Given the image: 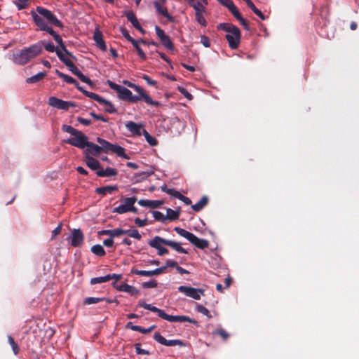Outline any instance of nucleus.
<instances>
[{"instance_id": "f257e3e1", "label": "nucleus", "mask_w": 359, "mask_h": 359, "mask_svg": "<svg viewBox=\"0 0 359 359\" xmlns=\"http://www.w3.org/2000/svg\"><path fill=\"white\" fill-rule=\"evenodd\" d=\"M42 53V43H36L13 53V61L20 65H25Z\"/></svg>"}, {"instance_id": "f03ea898", "label": "nucleus", "mask_w": 359, "mask_h": 359, "mask_svg": "<svg viewBox=\"0 0 359 359\" xmlns=\"http://www.w3.org/2000/svg\"><path fill=\"white\" fill-rule=\"evenodd\" d=\"M31 15L33 21L35 23L36 26L38 27V29L41 31H46L49 34H50L53 37L56 43L59 45L61 51L69 57L76 60V57L73 55V54L67 49L65 44L62 41V39L58 34H57L53 29L52 27L48 26L46 23H45L39 17L36 15L34 11H31Z\"/></svg>"}, {"instance_id": "7ed1b4c3", "label": "nucleus", "mask_w": 359, "mask_h": 359, "mask_svg": "<svg viewBox=\"0 0 359 359\" xmlns=\"http://www.w3.org/2000/svg\"><path fill=\"white\" fill-rule=\"evenodd\" d=\"M138 306L142 307L145 309L149 310L154 313H157V315L169 322H189L190 323L194 324L196 325H198V321L190 318L187 316H171L165 313V311L162 309H160L154 306H152L149 304L145 303L143 300H140L138 302Z\"/></svg>"}, {"instance_id": "20e7f679", "label": "nucleus", "mask_w": 359, "mask_h": 359, "mask_svg": "<svg viewBox=\"0 0 359 359\" xmlns=\"http://www.w3.org/2000/svg\"><path fill=\"white\" fill-rule=\"evenodd\" d=\"M217 29L227 32L225 38L228 41L229 46L233 50L237 49L241 38L240 29L231 23H220L217 25Z\"/></svg>"}, {"instance_id": "39448f33", "label": "nucleus", "mask_w": 359, "mask_h": 359, "mask_svg": "<svg viewBox=\"0 0 359 359\" xmlns=\"http://www.w3.org/2000/svg\"><path fill=\"white\" fill-rule=\"evenodd\" d=\"M62 129L63 131L72 135V137L64 140L65 143L79 149L86 148L88 138L81 131L78 130L72 126L68 125H63L62 126Z\"/></svg>"}, {"instance_id": "423d86ee", "label": "nucleus", "mask_w": 359, "mask_h": 359, "mask_svg": "<svg viewBox=\"0 0 359 359\" xmlns=\"http://www.w3.org/2000/svg\"><path fill=\"white\" fill-rule=\"evenodd\" d=\"M37 13L34 11L38 17H39L48 26H55L60 28H63L64 25L62 22L57 19L55 15H54L50 11L41 7L37 6L36 8Z\"/></svg>"}, {"instance_id": "0eeeda50", "label": "nucleus", "mask_w": 359, "mask_h": 359, "mask_svg": "<svg viewBox=\"0 0 359 359\" xmlns=\"http://www.w3.org/2000/svg\"><path fill=\"white\" fill-rule=\"evenodd\" d=\"M55 74L61 79H62L64 80V81H65L66 83H71V84H74L76 88L81 92H82L86 96L90 97V99L92 100H94L95 101H97V102H99L100 104L101 102H103V97H100L99 95L96 94V93H92V92H89L88 90H86L83 88V87H81L79 83L76 81V79H74V78H72V76L67 75V74H65L62 72H61L60 71L56 69L55 70Z\"/></svg>"}, {"instance_id": "6e6552de", "label": "nucleus", "mask_w": 359, "mask_h": 359, "mask_svg": "<svg viewBox=\"0 0 359 359\" xmlns=\"http://www.w3.org/2000/svg\"><path fill=\"white\" fill-rule=\"evenodd\" d=\"M55 74L61 79H62L64 80V81H65L66 83H71V84H74L76 88L81 92H82L86 96L90 97V99L92 100H94L95 101H97V102H99L100 104L101 102H103V97H100L99 95L96 94V93H92V92H89L88 90H86L83 88V87H81L79 83L76 81V79H74V78H72V76L67 75V74H65L62 72H61L60 71L56 69L55 70Z\"/></svg>"}, {"instance_id": "1a4fd4ad", "label": "nucleus", "mask_w": 359, "mask_h": 359, "mask_svg": "<svg viewBox=\"0 0 359 359\" xmlns=\"http://www.w3.org/2000/svg\"><path fill=\"white\" fill-rule=\"evenodd\" d=\"M97 142L100 144L99 147L100 152L109 153L112 152L116 154L118 156L123 157L126 159H128L129 156L125 153V149L122 147L116 144H113L109 142L102 139L100 137L97 138Z\"/></svg>"}, {"instance_id": "9d476101", "label": "nucleus", "mask_w": 359, "mask_h": 359, "mask_svg": "<svg viewBox=\"0 0 359 359\" xmlns=\"http://www.w3.org/2000/svg\"><path fill=\"white\" fill-rule=\"evenodd\" d=\"M137 201V198L136 196L123 198L122 197L121 201L122 203L118 206L114 208L112 210V212L117 214H125L126 212H133L137 214L138 209L135 207V203Z\"/></svg>"}, {"instance_id": "9b49d317", "label": "nucleus", "mask_w": 359, "mask_h": 359, "mask_svg": "<svg viewBox=\"0 0 359 359\" xmlns=\"http://www.w3.org/2000/svg\"><path fill=\"white\" fill-rule=\"evenodd\" d=\"M174 230L177 232V233L187 238L191 244L199 249L203 250L208 248L209 246V243L207 240L199 238L194 233L184 229L180 227H175Z\"/></svg>"}, {"instance_id": "f8f14e48", "label": "nucleus", "mask_w": 359, "mask_h": 359, "mask_svg": "<svg viewBox=\"0 0 359 359\" xmlns=\"http://www.w3.org/2000/svg\"><path fill=\"white\" fill-rule=\"evenodd\" d=\"M124 83L128 87L134 89L138 95H141V97H143V101H144L147 104L154 107H159L161 105L159 102L153 100L150 95L147 94L142 87L129 81H125Z\"/></svg>"}, {"instance_id": "ddd939ff", "label": "nucleus", "mask_w": 359, "mask_h": 359, "mask_svg": "<svg viewBox=\"0 0 359 359\" xmlns=\"http://www.w3.org/2000/svg\"><path fill=\"white\" fill-rule=\"evenodd\" d=\"M178 291L184 293L186 296L191 297L196 300L200 299L201 297L204 295L203 290L184 285L180 286L178 287Z\"/></svg>"}, {"instance_id": "4468645a", "label": "nucleus", "mask_w": 359, "mask_h": 359, "mask_svg": "<svg viewBox=\"0 0 359 359\" xmlns=\"http://www.w3.org/2000/svg\"><path fill=\"white\" fill-rule=\"evenodd\" d=\"M118 98L123 100H126L130 103H137L139 101L143 100V97H142L141 95H133L129 89L123 86L118 92Z\"/></svg>"}, {"instance_id": "2eb2a0df", "label": "nucleus", "mask_w": 359, "mask_h": 359, "mask_svg": "<svg viewBox=\"0 0 359 359\" xmlns=\"http://www.w3.org/2000/svg\"><path fill=\"white\" fill-rule=\"evenodd\" d=\"M167 241V239L163 238L158 236H155L152 240L148 242V244L153 248L158 250V255L163 256L168 254V250L163 248L162 245H164V242Z\"/></svg>"}, {"instance_id": "dca6fc26", "label": "nucleus", "mask_w": 359, "mask_h": 359, "mask_svg": "<svg viewBox=\"0 0 359 359\" xmlns=\"http://www.w3.org/2000/svg\"><path fill=\"white\" fill-rule=\"evenodd\" d=\"M154 339L156 340L159 344L166 346H184L185 343L180 339H171L167 340L164 338L159 332H155L154 334Z\"/></svg>"}, {"instance_id": "f3484780", "label": "nucleus", "mask_w": 359, "mask_h": 359, "mask_svg": "<svg viewBox=\"0 0 359 359\" xmlns=\"http://www.w3.org/2000/svg\"><path fill=\"white\" fill-rule=\"evenodd\" d=\"M48 104L59 109H63L66 111L68 110L70 107L76 106V104L72 102L64 101L55 97H49Z\"/></svg>"}, {"instance_id": "a211bd4d", "label": "nucleus", "mask_w": 359, "mask_h": 359, "mask_svg": "<svg viewBox=\"0 0 359 359\" xmlns=\"http://www.w3.org/2000/svg\"><path fill=\"white\" fill-rule=\"evenodd\" d=\"M67 239L73 247L76 248L81 246L83 243L84 236L80 229H74Z\"/></svg>"}, {"instance_id": "6ab92c4d", "label": "nucleus", "mask_w": 359, "mask_h": 359, "mask_svg": "<svg viewBox=\"0 0 359 359\" xmlns=\"http://www.w3.org/2000/svg\"><path fill=\"white\" fill-rule=\"evenodd\" d=\"M228 9L232 13V15L239 21L241 25H243L246 30H249L250 28L247 20L243 18L238 9L235 6L234 3L232 5H231V6Z\"/></svg>"}, {"instance_id": "aec40b11", "label": "nucleus", "mask_w": 359, "mask_h": 359, "mask_svg": "<svg viewBox=\"0 0 359 359\" xmlns=\"http://www.w3.org/2000/svg\"><path fill=\"white\" fill-rule=\"evenodd\" d=\"M93 40L95 42L96 46L102 50L105 51L107 50V46L105 41L103 39L102 34L98 28H96L93 34Z\"/></svg>"}, {"instance_id": "412c9836", "label": "nucleus", "mask_w": 359, "mask_h": 359, "mask_svg": "<svg viewBox=\"0 0 359 359\" xmlns=\"http://www.w3.org/2000/svg\"><path fill=\"white\" fill-rule=\"evenodd\" d=\"M154 6L157 13L165 17L168 22H173L175 21L174 17L168 13L167 8L161 6L160 3L158 1H154Z\"/></svg>"}, {"instance_id": "4be33fe9", "label": "nucleus", "mask_w": 359, "mask_h": 359, "mask_svg": "<svg viewBox=\"0 0 359 359\" xmlns=\"http://www.w3.org/2000/svg\"><path fill=\"white\" fill-rule=\"evenodd\" d=\"M114 287L121 292H126L130 294L131 296H137L140 294V290L133 285H128L126 283H122L120 285L114 286Z\"/></svg>"}, {"instance_id": "5701e85b", "label": "nucleus", "mask_w": 359, "mask_h": 359, "mask_svg": "<svg viewBox=\"0 0 359 359\" xmlns=\"http://www.w3.org/2000/svg\"><path fill=\"white\" fill-rule=\"evenodd\" d=\"M126 128L135 135L140 136L142 134V124L136 123L133 121H128L126 123Z\"/></svg>"}, {"instance_id": "b1692460", "label": "nucleus", "mask_w": 359, "mask_h": 359, "mask_svg": "<svg viewBox=\"0 0 359 359\" xmlns=\"http://www.w3.org/2000/svg\"><path fill=\"white\" fill-rule=\"evenodd\" d=\"M85 161L86 165L92 170H96L97 172L101 169L100 163L88 154L85 155Z\"/></svg>"}, {"instance_id": "393cba45", "label": "nucleus", "mask_w": 359, "mask_h": 359, "mask_svg": "<svg viewBox=\"0 0 359 359\" xmlns=\"http://www.w3.org/2000/svg\"><path fill=\"white\" fill-rule=\"evenodd\" d=\"M137 203L142 207L150 208L152 209L158 208L163 204V201H151L147 199H141L138 201Z\"/></svg>"}, {"instance_id": "a878e982", "label": "nucleus", "mask_w": 359, "mask_h": 359, "mask_svg": "<svg viewBox=\"0 0 359 359\" xmlns=\"http://www.w3.org/2000/svg\"><path fill=\"white\" fill-rule=\"evenodd\" d=\"M85 155L98 156L101 152L100 150L99 145H97L93 142L87 141V145L86 146Z\"/></svg>"}, {"instance_id": "bb28decb", "label": "nucleus", "mask_w": 359, "mask_h": 359, "mask_svg": "<svg viewBox=\"0 0 359 359\" xmlns=\"http://www.w3.org/2000/svg\"><path fill=\"white\" fill-rule=\"evenodd\" d=\"M118 187L116 185L114 186H105V187H97L95 189V192L97 194H100L102 196H105L107 194H112L114 191H118Z\"/></svg>"}, {"instance_id": "cd10ccee", "label": "nucleus", "mask_w": 359, "mask_h": 359, "mask_svg": "<svg viewBox=\"0 0 359 359\" xmlns=\"http://www.w3.org/2000/svg\"><path fill=\"white\" fill-rule=\"evenodd\" d=\"M96 174L98 177H111L116 176L118 174V170L115 168L108 167L105 170H103L102 168L96 172Z\"/></svg>"}, {"instance_id": "c85d7f7f", "label": "nucleus", "mask_w": 359, "mask_h": 359, "mask_svg": "<svg viewBox=\"0 0 359 359\" xmlns=\"http://www.w3.org/2000/svg\"><path fill=\"white\" fill-rule=\"evenodd\" d=\"M164 245L170 246V248H172L173 250H175L177 252L183 253V254L188 253L187 250H185L184 248H183L181 246L180 243H177L175 241H173L171 240H167V241L164 242Z\"/></svg>"}, {"instance_id": "c756f323", "label": "nucleus", "mask_w": 359, "mask_h": 359, "mask_svg": "<svg viewBox=\"0 0 359 359\" xmlns=\"http://www.w3.org/2000/svg\"><path fill=\"white\" fill-rule=\"evenodd\" d=\"M56 54L60 59V61H62L71 71V69H73L74 67V64L72 62V60H70L69 58L65 57V54H64L61 50H58L56 51Z\"/></svg>"}, {"instance_id": "7c9ffc66", "label": "nucleus", "mask_w": 359, "mask_h": 359, "mask_svg": "<svg viewBox=\"0 0 359 359\" xmlns=\"http://www.w3.org/2000/svg\"><path fill=\"white\" fill-rule=\"evenodd\" d=\"M208 203V198L207 196H203L200 201L194 205H191V208L195 212H200L202 209H203Z\"/></svg>"}, {"instance_id": "2f4dec72", "label": "nucleus", "mask_w": 359, "mask_h": 359, "mask_svg": "<svg viewBox=\"0 0 359 359\" xmlns=\"http://www.w3.org/2000/svg\"><path fill=\"white\" fill-rule=\"evenodd\" d=\"M180 211L174 210L171 208L166 210V215L165 216V221H175L179 219Z\"/></svg>"}, {"instance_id": "473e14b6", "label": "nucleus", "mask_w": 359, "mask_h": 359, "mask_svg": "<svg viewBox=\"0 0 359 359\" xmlns=\"http://www.w3.org/2000/svg\"><path fill=\"white\" fill-rule=\"evenodd\" d=\"M125 15L127 18L128 20L131 22V24L135 29L138 27V25H140L133 11H127L126 12Z\"/></svg>"}, {"instance_id": "72a5a7b5", "label": "nucleus", "mask_w": 359, "mask_h": 359, "mask_svg": "<svg viewBox=\"0 0 359 359\" xmlns=\"http://www.w3.org/2000/svg\"><path fill=\"white\" fill-rule=\"evenodd\" d=\"M46 73L45 72H39V73L36 74V75H34L31 77L27 78L26 79V82L28 83H37V82L41 81L42 79H43L44 77L46 76Z\"/></svg>"}, {"instance_id": "f704fd0d", "label": "nucleus", "mask_w": 359, "mask_h": 359, "mask_svg": "<svg viewBox=\"0 0 359 359\" xmlns=\"http://www.w3.org/2000/svg\"><path fill=\"white\" fill-rule=\"evenodd\" d=\"M161 43H162V45L166 48L168 50H170V51H174L175 50V47H174V45H173V43L172 41H171L170 36L168 35H167L166 36L163 37V39H161L160 40Z\"/></svg>"}, {"instance_id": "c9c22d12", "label": "nucleus", "mask_w": 359, "mask_h": 359, "mask_svg": "<svg viewBox=\"0 0 359 359\" xmlns=\"http://www.w3.org/2000/svg\"><path fill=\"white\" fill-rule=\"evenodd\" d=\"M100 104L104 106V111L109 114H115L117 112V110L114 107V106L108 100L103 98V102H100Z\"/></svg>"}, {"instance_id": "e433bc0d", "label": "nucleus", "mask_w": 359, "mask_h": 359, "mask_svg": "<svg viewBox=\"0 0 359 359\" xmlns=\"http://www.w3.org/2000/svg\"><path fill=\"white\" fill-rule=\"evenodd\" d=\"M37 43H42V50L45 48L48 52H55L58 50H60L58 48H55L53 42H46L45 41H39Z\"/></svg>"}, {"instance_id": "4c0bfd02", "label": "nucleus", "mask_w": 359, "mask_h": 359, "mask_svg": "<svg viewBox=\"0 0 359 359\" xmlns=\"http://www.w3.org/2000/svg\"><path fill=\"white\" fill-rule=\"evenodd\" d=\"M142 135L144 136L145 140L151 146H156L158 144V140L153 136H151L145 129L142 130Z\"/></svg>"}, {"instance_id": "58836bf2", "label": "nucleus", "mask_w": 359, "mask_h": 359, "mask_svg": "<svg viewBox=\"0 0 359 359\" xmlns=\"http://www.w3.org/2000/svg\"><path fill=\"white\" fill-rule=\"evenodd\" d=\"M131 43L133 44V47L135 48L139 57L142 60H144V61L146 60L147 58V55L144 53V52L143 51V50L140 48L139 42L137 41V40H134Z\"/></svg>"}, {"instance_id": "ea45409f", "label": "nucleus", "mask_w": 359, "mask_h": 359, "mask_svg": "<svg viewBox=\"0 0 359 359\" xmlns=\"http://www.w3.org/2000/svg\"><path fill=\"white\" fill-rule=\"evenodd\" d=\"M156 271V269L151 270V271L135 269V270L132 271V273L134 274H136V275H139V276H157V273Z\"/></svg>"}, {"instance_id": "a19ab883", "label": "nucleus", "mask_w": 359, "mask_h": 359, "mask_svg": "<svg viewBox=\"0 0 359 359\" xmlns=\"http://www.w3.org/2000/svg\"><path fill=\"white\" fill-rule=\"evenodd\" d=\"M91 252L97 256H104L106 252L104 249L101 245H95L91 248Z\"/></svg>"}, {"instance_id": "79ce46f5", "label": "nucleus", "mask_w": 359, "mask_h": 359, "mask_svg": "<svg viewBox=\"0 0 359 359\" xmlns=\"http://www.w3.org/2000/svg\"><path fill=\"white\" fill-rule=\"evenodd\" d=\"M31 0H13V4L17 6L18 10L27 8Z\"/></svg>"}, {"instance_id": "37998d69", "label": "nucleus", "mask_w": 359, "mask_h": 359, "mask_svg": "<svg viewBox=\"0 0 359 359\" xmlns=\"http://www.w3.org/2000/svg\"><path fill=\"white\" fill-rule=\"evenodd\" d=\"M110 280L109 276H104L101 277H95L90 279V284L91 285H95V284H100L102 283H106Z\"/></svg>"}, {"instance_id": "c03bdc74", "label": "nucleus", "mask_w": 359, "mask_h": 359, "mask_svg": "<svg viewBox=\"0 0 359 359\" xmlns=\"http://www.w3.org/2000/svg\"><path fill=\"white\" fill-rule=\"evenodd\" d=\"M7 339H8V342L9 343V344L11 345V346L12 348L13 353L15 355H18L20 352V348H19L18 345L14 341V339L11 335H8L7 337Z\"/></svg>"}, {"instance_id": "a18cd8bd", "label": "nucleus", "mask_w": 359, "mask_h": 359, "mask_svg": "<svg viewBox=\"0 0 359 359\" xmlns=\"http://www.w3.org/2000/svg\"><path fill=\"white\" fill-rule=\"evenodd\" d=\"M105 297H87L84 299L83 304L85 305H89L93 304H97L99 302H104Z\"/></svg>"}, {"instance_id": "49530a36", "label": "nucleus", "mask_w": 359, "mask_h": 359, "mask_svg": "<svg viewBox=\"0 0 359 359\" xmlns=\"http://www.w3.org/2000/svg\"><path fill=\"white\" fill-rule=\"evenodd\" d=\"M161 190L163 192H165L166 194H169V195H170L172 196H174L176 198H178L179 194H181V193H180L179 191H176L174 189H169V188H168L166 186L161 187Z\"/></svg>"}, {"instance_id": "de8ad7c7", "label": "nucleus", "mask_w": 359, "mask_h": 359, "mask_svg": "<svg viewBox=\"0 0 359 359\" xmlns=\"http://www.w3.org/2000/svg\"><path fill=\"white\" fill-rule=\"evenodd\" d=\"M126 235L137 240H140L142 238V236L137 229H127Z\"/></svg>"}, {"instance_id": "09e8293b", "label": "nucleus", "mask_w": 359, "mask_h": 359, "mask_svg": "<svg viewBox=\"0 0 359 359\" xmlns=\"http://www.w3.org/2000/svg\"><path fill=\"white\" fill-rule=\"evenodd\" d=\"M196 310L198 312L206 316L208 318H212V316H211L210 311H208V309L207 308H205V306H203V305L197 304Z\"/></svg>"}, {"instance_id": "8fccbe9b", "label": "nucleus", "mask_w": 359, "mask_h": 359, "mask_svg": "<svg viewBox=\"0 0 359 359\" xmlns=\"http://www.w3.org/2000/svg\"><path fill=\"white\" fill-rule=\"evenodd\" d=\"M203 13L204 12L196 13H195V17H196V20L197 21L198 23H199L201 25H202L203 27H206L207 22L203 15Z\"/></svg>"}, {"instance_id": "3c124183", "label": "nucleus", "mask_w": 359, "mask_h": 359, "mask_svg": "<svg viewBox=\"0 0 359 359\" xmlns=\"http://www.w3.org/2000/svg\"><path fill=\"white\" fill-rule=\"evenodd\" d=\"M213 334L220 336L223 340H226L229 337V334L222 328L213 331Z\"/></svg>"}, {"instance_id": "603ef678", "label": "nucleus", "mask_w": 359, "mask_h": 359, "mask_svg": "<svg viewBox=\"0 0 359 359\" xmlns=\"http://www.w3.org/2000/svg\"><path fill=\"white\" fill-rule=\"evenodd\" d=\"M81 81L88 84L90 86H93V82L86 76H85L81 72L76 76Z\"/></svg>"}, {"instance_id": "864d4df0", "label": "nucleus", "mask_w": 359, "mask_h": 359, "mask_svg": "<svg viewBox=\"0 0 359 359\" xmlns=\"http://www.w3.org/2000/svg\"><path fill=\"white\" fill-rule=\"evenodd\" d=\"M152 214L156 220L161 222H165V215L162 212L157 211V210H154V211H152Z\"/></svg>"}, {"instance_id": "5fc2aeb1", "label": "nucleus", "mask_w": 359, "mask_h": 359, "mask_svg": "<svg viewBox=\"0 0 359 359\" xmlns=\"http://www.w3.org/2000/svg\"><path fill=\"white\" fill-rule=\"evenodd\" d=\"M111 238L118 237L120 236L126 234V230L120 228L111 229Z\"/></svg>"}, {"instance_id": "6e6d98bb", "label": "nucleus", "mask_w": 359, "mask_h": 359, "mask_svg": "<svg viewBox=\"0 0 359 359\" xmlns=\"http://www.w3.org/2000/svg\"><path fill=\"white\" fill-rule=\"evenodd\" d=\"M135 351L137 354L140 355H149L150 353L144 349L141 348V344L140 343H137L135 344Z\"/></svg>"}, {"instance_id": "4d7b16f0", "label": "nucleus", "mask_w": 359, "mask_h": 359, "mask_svg": "<svg viewBox=\"0 0 359 359\" xmlns=\"http://www.w3.org/2000/svg\"><path fill=\"white\" fill-rule=\"evenodd\" d=\"M192 7L195 10V13L205 12V7L200 1H197Z\"/></svg>"}, {"instance_id": "13d9d810", "label": "nucleus", "mask_w": 359, "mask_h": 359, "mask_svg": "<svg viewBox=\"0 0 359 359\" xmlns=\"http://www.w3.org/2000/svg\"><path fill=\"white\" fill-rule=\"evenodd\" d=\"M157 285H158L157 282L156 280H153L142 283V286L144 288H154V287H157Z\"/></svg>"}, {"instance_id": "bf43d9fd", "label": "nucleus", "mask_w": 359, "mask_h": 359, "mask_svg": "<svg viewBox=\"0 0 359 359\" xmlns=\"http://www.w3.org/2000/svg\"><path fill=\"white\" fill-rule=\"evenodd\" d=\"M179 91L182 95H183L187 100H191L193 99V95L189 93L184 88L179 87Z\"/></svg>"}, {"instance_id": "052dcab7", "label": "nucleus", "mask_w": 359, "mask_h": 359, "mask_svg": "<svg viewBox=\"0 0 359 359\" xmlns=\"http://www.w3.org/2000/svg\"><path fill=\"white\" fill-rule=\"evenodd\" d=\"M135 222V224L138 226V227H143L144 226H146L148 222H147V219H141L139 217H136L134 220Z\"/></svg>"}, {"instance_id": "680f3d73", "label": "nucleus", "mask_w": 359, "mask_h": 359, "mask_svg": "<svg viewBox=\"0 0 359 359\" xmlns=\"http://www.w3.org/2000/svg\"><path fill=\"white\" fill-rule=\"evenodd\" d=\"M155 31H156V36H158L159 40H161V39H163V37L167 36V34L165 33V32L161 28H160L158 26H156Z\"/></svg>"}, {"instance_id": "e2e57ef3", "label": "nucleus", "mask_w": 359, "mask_h": 359, "mask_svg": "<svg viewBox=\"0 0 359 359\" xmlns=\"http://www.w3.org/2000/svg\"><path fill=\"white\" fill-rule=\"evenodd\" d=\"M121 32L122 35L130 43H132L135 39L129 34L126 28H121Z\"/></svg>"}, {"instance_id": "0e129e2a", "label": "nucleus", "mask_w": 359, "mask_h": 359, "mask_svg": "<svg viewBox=\"0 0 359 359\" xmlns=\"http://www.w3.org/2000/svg\"><path fill=\"white\" fill-rule=\"evenodd\" d=\"M201 43L205 47L209 48L210 46V41L209 38L205 35L201 36Z\"/></svg>"}, {"instance_id": "69168bd1", "label": "nucleus", "mask_w": 359, "mask_h": 359, "mask_svg": "<svg viewBox=\"0 0 359 359\" xmlns=\"http://www.w3.org/2000/svg\"><path fill=\"white\" fill-rule=\"evenodd\" d=\"M149 86H155L157 84V82L154 80H152L148 75L143 74L142 77Z\"/></svg>"}, {"instance_id": "338daca9", "label": "nucleus", "mask_w": 359, "mask_h": 359, "mask_svg": "<svg viewBox=\"0 0 359 359\" xmlns=\"http://www.w3.org/2000/svg\"><path fill=\"white\" fill-rule=\"evenodd\" d=\"M108 85L109 86L114 90L115 91H116L118 93V92L120 91V90L121 89V88L123 87L122 86H120L118 84H116L111 81H108Z\"/></svg>"}, {"instance_id": "774afa93", "label": "nucleus", "mask_w": 359, "mask_h": 359, "mask_svg": "<svg viewBox=\"0 0 359 359\" xmlns=\"http://www.w3.org/2000/svg\"><path fill=\"white\" fill-rule=\"evenodd\" d=\"M62 224H60L53 231H52V239L55 238L57 235L61 233Z\"/></svg>"}]
</instances>
